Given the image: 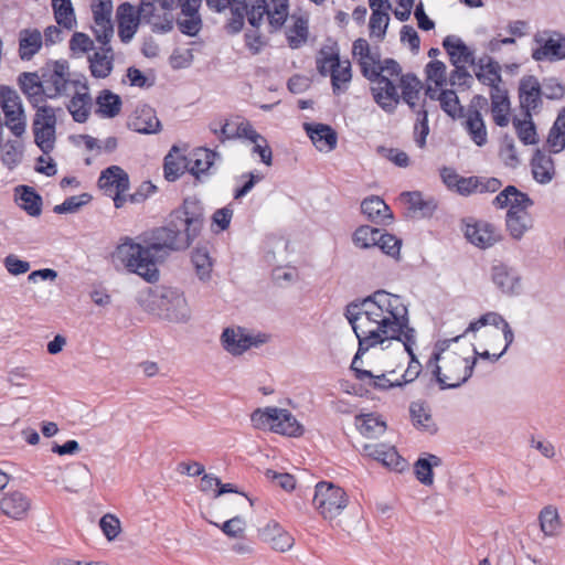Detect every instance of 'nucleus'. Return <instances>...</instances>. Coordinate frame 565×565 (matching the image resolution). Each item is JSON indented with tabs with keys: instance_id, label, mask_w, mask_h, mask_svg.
Returning <instances> with one entry per match:
<instances>
[{
	"instance_id": "obj_1",
	"label": "nucleus",
	"mask_w": 565,
	"mask_h": 565,
	"mask_svg": "<svg viewBox=\"0 0 565 565\" xmlns=\"http://www.w3.org/2000/svg\"><path fill=\"white\" fill-rule=\"evenodd\" d=\"M355 338L359 341L355 362L370 349L385 348L392 341H398L411 358L402 385L419 375L422 365L414 353L416 330L411 327L407 306L399 296L377 290L355 299Z\"/></svg>"
},
{
	"instance_id": "obj_2",
	"label": "nucleus",
	"mask_w": 565,
	"mask_h": 565,
	"mask_svg": "<svg viewBox=\"0 0 565 565\" xmlns=\"http://www.w3.org/2000/svg\"><path fill=\"white\" fill-rule=\"evenodd\" d=\"M192 239L169 216L164 226L154 228L143 243L125 238L115 249L113 257L148 282L159 279L157 263L163 260L169 253L184 250Z\"/></svg>"
},
{
	"instance_id": "obj_3",
	"label": "nucleus",
	"mask_w": 565,
	"mask_h": 565,
	"mask_svg": "<svg viewBox=\"0 0 565 565\" xmlns=\"http://www.w3.org/2000/svg\"><path fill=\"white\" fill-rule=\"evenodd\" d=\"M371 84L373 98L384 111L394 113L401 100L412 110H416L422 82L412 73L403 74L399 64L394 60H386L384 74Z\"/></svg>"
},
{
	"instance_id": "obj_4",
	"label": "nucleus",
	"mask_w": 565,
	"mask_h": 565,
	"mask_svg": "<svg viewBox=\"0 0 565 565\" xmlns=\"http://www.w3.org/2000/svg\"><path fill=\"white\" fill-rule=\"evenodd\" d=\"M462 335H457L448 340L439 341L436 344V350L429 361L433 365V373L435 374L441 388H455L467 382L472 375L476 365L475 358H462L455 352H446V348L457 342Z\"/></svg>"
},
{
	"instance_id": "obj_5",
	"label": "nucleus",
	"mask_w": 565,
	"mask_h": 565,
	"mask_svg": "<svg viewBox=\"0 0 565 565\" xmlns=\"http://www.w3.org/2000/svg\"><path fill=\"white\" fill-rule=\"evenodd\" d=\"M149 308L152 313L170 322L185 323L191 318V310L186 299L179 289L172 287H157L148 295Z\"/></svg>"
},
{
	"instance_id": "obj_6",
	"label": "nucleus",
	"mask_w": 565,
	"mask_h": 565,
	"mask_svg": "<svg viewBox=\"0 0 565 565\" xmlns=\"http://www.w3.org/2000/svg\"><path fill=\"white\" fill-rule=\"evenodd\" d=\"M289 0H254L248 3L247 21L258 28L266 17L268 31L276 33L287 23Z\"/></svg>"
},
{
	"instance_id": "obj_7",
	"label": "nucleus",
	"mask_w": 565,
	"mask_h": 565,
	"mask_svg": "<svg viewBox=\"0 0 565 565\" xmlns=\"http://www.w3.org/2000/svg\"><path fill=\"white\" fill-rule=\"evenodd\" d=\"M317 68L323 76L330 75L334 93H340L347 87L352 77L351 63L340 61L339 50L335 44L323 45L317 56Z\"/></svg>"
},
{
	"instance_id": "obj_8",
	"label": "nucleus",
	"mask_w": 565,
	"mask_h": 565,
	"mask_svg": "<svg viewBox=\"0 0 565 565\" xmlns=\"http://www.w3.org/2000/svg\"><path fill=\"white\" fill-rule=\"evenodd\" d=\"M349 503L344 490L331 482L320 481L316 484L312 504L326 520L337 518Z\"/></svg>"
},
{
	"instance_id": "obj_9",
	"label": "nucleus",
	"mask_w": 565,
	"mask_h": 565,
	"mask_svg": "<svg viewBox=\"0 0 565 565\" xmlns=\"http://www.w3.org/2000/svg\"><path fill=\"white\" fill-rule=\"evenodd\" d=\"M267 341L266 333H254L241 326L226 327L220 335L223 350L232 356H241L252 348H259Z\"/></svg>"
},
{
	"instance_id": "obj_10",
	"label": "nucleus",
	"mask_w": 565,
	"mask_h": 565,
	"mask_svg": "<svg viewBox=\"0 0 565 565\" xmlns=\"http://www.w3.org/2000/svg\"><path fill=\"white\" fill-rule=\"evenodd\" d=\"M486 326H493L497 329H500L503 334L504 339V347L499 353L491 354L489 351L478 352L477 348L473 347V356L477 360V356L481 359H488L491 360V362H497L510 348V345L514 341V333L512 328L510 327L509 322L498 312L489 311L479 317L477 320H473L469 323V326L466 328L462 337L468 333H476L479 331L482 327Z\"/></svg>"
},
{
	"instance_id": "obj_11",
	"label": "nucleus",
	"mask_w": 565,
	"mask_h": 565,
	"mask_svg": "<svg viewBox=\"0 0 565 565\" xmlns=\"http://www.w3.org/2000/svg\"><path fill=\"white\" fill-rule=\"evenodd\" d=\"M535 47L532 58L536 62H559L565 60V34L559 30L544 29L533 36Z\"/></svg>"
},
{
	"instance_id": "obj_12",
	"label": "nucleus",
	"mask_w": 565,
	"mask_h": 565,
	"mask_svg": "<svg viewBox=\"0 0 565 565\" xmlns=\"http://www.w3.org/2000/svg\"><path fill=\"white\" fill-rule=\"evenodd\" d=\"M60 108L49 105L39 107L34 114L32 130L34 142L45 154L50 153L55 146L56 140V113Z\"/></svg>"
},
{
	"instance_id": "obj_13",
	"label": "nucleus",
	"mask_w": 565,
	"mask_h": 565,
	"mask_svg": "<svg viewBox=\"0 0 565 565\" xmlns=\"http://www.w3.org/2000/svg\"><path fill=\"white\" fill-rule=\"evenodd\" d=\"M170 217L194 242L204 225V206L199 199L190 196L184 199L180 207L171 212Z\"/></svg>"
},
{
	"instance_id": "obj_14",
	"label": "nucleus",
	"mask_w": 565,
	"mask_h": 565,
	"mask_svg": "<svg viewBox=\"0 0 565 565\" xmlns=\"http://www.w3.org/2000/svg\"><path fill=\"white\" fill-rule=\"evenodd\" d=\"M85 81L83 75L72 74L65 62H56L53 71L44 79L46 96L50 99L68 96Z\"/></svg>"
},
{
	"instance_id": "obj_15",
	"label": "nucleus",
	"mask_w": 565,
	"mask_h": 565,
	"mask_svg": "<svg viewBox=\"0 0 565 565\" xmlns=\"http://www.w3.org/2000/svg\"><path fill=\"white\" fill-rule=\"evenodd\" d=\"M401 246V239L392 234L384 233L380 228L363 225L355 230V247H376L391 257H397Z\"/></svg>"
},
{
	"instance_id": "obj_16",
	"label": "nucleus",
	"mask_w": 565,
	"mask_h": 565,
	"mask_svg": "<svg viewBox=\"0 0 565 565\" xmlns=\"http://www.w3.org/2000/svg\"><path fill=\"white\" fill-rule=\"evenodd\" d=\"M98 185L105 195L113 199L117 209L126 203L125 192L129 189L128 173L119 166H110L102 171Z\"/></svg>"
},
{
	"instance_id": "obj_17",
	"label": "nucleus",
	"mask_w": 565,
	"mask_h": 565,
	"mask_svg": "<svg viewBox=\"0 0 565 565\" xmlns=\"http://www.w3.org/2000/svg\"><path fill=\"white\" fill-rule=\"evenodd\" d=\"M397 386H402L398 380L392 381L386 374L375 375L371 371L361 370L355 366V396L376 399L377 392H384Z\"/></svg>"
},
{
	"instance_id": "obj_18",
	"label": "nucleus",
	"mask_w": 565,
	"mask_h": 565,
	"mask_svg": "<svg viewBox=\"0 0 565 565\" xmlns=\"http://www.w3.org/2000/svg\"><path fill=\"white\" fill-rule=\"evenodd\" d=\"M210 10L222 13L230 9L231 18L225 24V30L228 34H238L247 19L248 3L246 0H205Z\"/></svg>"
},
{
	"instance_id": "obj_19",
	"label": "nucleus",
	"mask_w": 565,
	"mask_h": 565,
	"mask_svg": "<svg viewBox=\"0 0 565 565\" xmlns=\"http://www.w3.org/2000/svg\"><path fill=\"white\" fill-rule=\"evenodd\" d=\"M355 55H360L359 64L361 72L370 82L384 74L386 60L381 61L376 51H371L366 40H355Z\"/></svg>"
},
{
	"instance_id": "obj_20",
	"label": "nucleus",
	"mask_w": 565,
	"mask_h": 565,
	"mask_svg": "<svg viewBox=\"0 0 565 565\" xmlns=\"http://www.w3.org/2000/svg\"><path fill=\"white\" fill-rule=\"evenodd\" d=\"M498 209H508L507 213L529 212L533 206V200L524 192L518 190L514 185H508L499 192L492 201Z\"/></svg>"
},
{
	"instance_id": "obj_21",
	"label": "nucleus",
	"mask_w": 565,
	"mask_h": 565,
	"mask_svg": "<svg viewBox=\"0 0 565 565\" xmlns=\"http://www.w3.org/2000/svg\"><path fill=\"white\" fill-rule=\"evenodd\" d=\"M493 284L505 295H519L522 290V277L518 269L505 264L494 265L491 269Z\"/></svg>"
},
{
	"instance_id": "obj_22",
	"label": "nucleus",
	"mask_w": 565,
	"mask_h": 565,
	"mask_svg": "<svg viewBox=\"0 0 565 565\" xmlns=\"http://www.w3.org/2000/svg\"><path fill=\"white\" fill-rule=\"evenodd\" d=\"M72 97L66 104V108L71 114L74 121L83 124L89 118L93 99L89 93L87 81L79 84L77 88L71 94Z\"/></svg>"
},
{
	"instance_id": "obj_23",
	"label": "nucleus",
	"mask_w": 565,
	"mask_h": 565,
	"mask_svg": "<svg viewBox=\"0 0 565 565\" xmlns=\"http://www.w3.org/2000/svg\"><path fill=\"white\" fill-rule=\"evenodd\" d=\"M465 236L471 244L480 248H488L500 238L497 228L492 224L483 221L467 223Z\"/></svg>"
},
{
	"instance_id": "obj_24",
	"label": "nucleus",
	"mask_w": 565,
	"mask_h": 565,
	"mask_svg": "<svg viewBox=\"0 0 565 565\" xmlns=\"http://www.w3.org/2000/svg\"><path fill=\"white\" fill-rule=\"evenodd\" d=\"M303 129L312 145L321 152H330L337 147V132L326 124L305 122Z\"/></svg>"
},
{
	"instance_id": "obj_25",
	"label": "nucleus",
	"mask_w": 565,
	"mask_h": 565,
	"mask_svg": "<svg viewBox=\"0 0 565 565\" xmlns=\"http://www.w3.org/2000/svg\"><path fill=\"white\" fill-rule=\"evenodd\" d=\"M19 85L29 103L38 109L45 104L47 98L45 83L41 82L38 73H22L19 76Z\"/></svg>"
},
{
	"instance_id": "obj_26",
	"label": "nucleus",
	"mask_w": 565,
	"mask_h": 565,
	"mask_svg": "<svg viewBox=\"0 0 565 565\" xmlns=\"http://www.w3.org/2000/svg\"><path fill=\"white\" fill-rule=\"evenodd\" d=\"M542 94L540 82L535 76H525L520 81V105L527 117L531 116L532 110H535L540 106Z\"/></svg>"
},
{
	"instance_id": "obj_27",
	"label": "nucleus",
	"mask_w": 565,
	"mask_h": 565,
	"mask_svg": "<svg viewBox=\"0 0 565 565\" xmlns=\"http://www.w3.org/2000/svg\"><path fill=\"white\" fill-rule=\"evenodd\" d=\"M128 126L134 131L146 135L157 134L161 128L156 110L148 105L136 108Z\"/></svg>"
},
{
	"instance_id": "obj_28",
	"label": "nucleus",
	"mask_w": 565,
	"mask_h": 565,
	"mask_svg": "<svg viewBox=\"0 0 565 565\" xmlns=\"http://www.w3.org/2000/svg\"><path fill=\"white\" fill-rule=\"evenodd\" d=\"M289 24L281 28H285V35L290 49L296 50L300 49L308 40L309 35V21L306 17L301 14H289L288 19Z\"/></svg>"
},
{
	"instance_id": "obj_29",
	"label": "nucleus",
	"mask_w": 565,
	"mask_h": 565,
	"mask_svg": "<svg viewBox=\"0 0 565 565\" xmlns=\"http://www.w3.org/2000/svg\"><path fill=\"white\" fill-rule=\"evenodd\" d=\"M31 508L30 498L21 491H11L0 499V510L8 518L22 520Z\"/></svg>"
},
{
	"instance_id": "obj_30",
	"label": "nucleus",
	"mask_w": 565,
	"mask_h": 565,
	"mask_svg": "<svg viewBox=\"0 0 565 565\" xmlns=\"http://www.w3.org/2000/svg\"><path fill=\"white\" fill-rule=\"evenodd\" d=\"M425 94L431 100H438L440 108L451 118H458L462 115V107L455 90L445 88L438 89V87L428 85Z\"/></svg>"
},
{
	"instance_id": "obj_31",
	"label": "nucleus",
	"mask_w": 565,
	"mask_h": 565,
	"mask_svg": "<svg viewBox=\"0 0 565 565\" xmlns=\"http://www.w3.org/2000/svg\"><path fill=\"white\" fill-rule=\"evenodd\" d=\"M259 535L264 542L278 552L289 551L294 546V537L276 522L266 524L259 530Z\"/></svg>"
},
{
	"instance_id": "obj_32",
	"label": "nucleus",
	"mask_w": 565,
	"mask_h": 565,
	"mask_svg": "<svg viewBox=\"0 0 565 565\" xmlns=\"http://www.w3.org/2000/svg\"><path fill=\"white\" fill-rule=\"evenodd\" d=\"M117 15L118 35L124 43H128L137 32L140 17H138L135 7L128 2L118 7Z\"/></svg>"
},
{
	"instance_id": "obj_33",
	"label": "nucleus",
	"mask_w": 565,
	"mask_h": 565,
	"mask_svg": "<svg viewBox=\"0 0 565 565\" xmlns=\"http://www.w3.org/2000/svg\"><path fill=\"white\" fill-rule=\"evenodd\" d=\"M355 428L366 438H379L385 433L387 426L384 418L376 413L358 414L355 412Z\"/></svg>"
},
{
	"instance_id": "obj_34",
	"label": "nucleus",
	"mask_w": 565,
	"mask_h": 565,
	"mask_svg": "<svg viewBox=\"0 0 565 565\" xmlns=\"http://www.w3.org/2000/svg\"><path fill=\"white\" fill-rule=\"evenodd\" d=\"M89 71L95 78H106L114 68V52L111 46H100L88 56Z\"/></svg>"
},
{
	"instance_id": "obj_35",
	"label": "nucleus",
	"mask_w": 565,
	"mask_h": 565,
	"mask_svg": "<svg viewBox=\"0 0 565 565\" xmlns=\"http://www.w3.org/2000/svg\"><path fill=\"white\" fill-rule=\"evenodd\" d=\"M361 213L376 224H388L393 218L387 204L380 196H370L362 201Z\"/></svg>"
},
{
	"instance_id": "obj_36",
	"label": "nucleus",
	"mask_w": 565,
	"mask_h": 565,
	"mask_svg": "<svg viewBox=\"0 0 565 565\" xmlns=\"http://www.w3.org/2000/svg\"><path fill=\"white\" fill-rule=\"evenodd\" d=\"M217 153L207 148H198L190 153L188 159V171L200 179L212 168Z\"/></svg>"
},
{
	"instance_id": "obj_37",
	"label": "nucleus",
	"mask_w": 565,
	"mask_h": 565,
	"mask_svg": "<svg viewBox=\"0 0 565 565\" xmlns=\"http://www.w3.org/2000/svg\"><path fill=\"white\" fill-rule=\"evenodd\" d=\"M532 174L540 184H548L555 177L553 159L541 150H536L531 161Z\"/></svg>"
},
{
	"instance_id": "obj_38",
	"label": "nucleus",
	"mask_w": 565,
	"mask_h": 565,
	"mask_svg": "<svg viewBox=\"0 0 565 565\" xmlns=\"http://www.w3.org/2000/svg\"><path fill=\"white\" fill-rule=\"evenodd\" d=\"M43 36L38 29H23L19 32V56L30 61L42 47Z\"/></svg>"
},
{
	"instance_id": "obj_39",
	"label": "nucleus",
	"mask_w": 565,
	"mask_h": 565,
	"mask_svg": "<svg viewBox=\"0 0 565 565\" xmlns=\"http://www.w3.org/2000/svg\"><path fill=\"white\" fill-rule=\"evenodd\" d=\"M443 46L450 57L452 65L468 64L473 62V52L457 35H447Z\"/></svg>"
},
{
	"instance_id": "obj_40",
	"label": "nucleus",
	"mask_w": 565,
	"mask_h": 565,
	"mask_svg": "<svg viewBox=\"0 0 565 565\" xmlns=\"http://www.w3.org/2000/svg\"><path fill=\"white\" fill-rule=\"evenodd\" d=\"M533 225L534 220L530 212L505 214V228L514 241H521L533 228Z\"/></svg>"
},
{
	"instance_id": "obj_41",
	"label": "nucleus",
	"mask_w": 565,
	"mask_h": 565,
	"mask_svg": "<svg viewBox=\"0 0 565 565\" xmlns=\"http://www.w3.org/2000/svg\"><path fill=\"white\" fill-rule=\"evenodd\" d=\"M463 127L470 139L478 147L488 142V132L481 114L476 109H469L466 114Z\"/></svg>"
},
{
	"instance_id": "obj_42",
	"label": "nucleus",
	"mask_w": 565,
	"mask_h": 565,
	"mask_svg": "<svg viewBox=\"0 0 565 565\" xmlns=\"http://www.w3.org/2000/svg\"><path fill=\"white\" fill-rule=\"evenodd\" d=\"M491 113L493 121L505 127L510 121V102L507 90L503 88H494L491 90Z\"/></svg>"
},
{
	"instance_id": "obj_43",
	"label": "nucleus",
	"mask_w": 565,
	"mask_h": 565,
	"mask_svg": "<svg viewBox=\"0 0 565 565\" xmlns=\"http://www.w3.org/2000/svg\"><path fill=\"white\" fill-rule=\"evenodd\" d=\"M501 67L499 63L494 62L490 57H482L479 60L476 67V77L479 82L484 85L491 87V90L494 88H501L499 84L501 83Z\"/></svg>"
},
{
	"instance_id": "obj_44",
	"label": "nucleus",
	"mask_w": 565,
	"mask_h": 565,
	"mask_svg": "<svg viewBox=\"0 0 565 565\" xmlns=\"http://www.w3.org/2000/svg\"><path fill=\"white\" fill-rule=\"evenodd\" d=\"M539 523L545 537H557L562 533L563 522L554 505H546L540 511Z\"/></svg>"
},
{
	"instance_id": "obj_45",
	"label": "nucleus",
	"mask_w": 565,
	"mask_h": 565,
	"mask_svg": "<svg viewBox=\"0 0 565 565\" xmlns=\"http://www.w3.org/2000/svg\"><path fill=\"white\" fill-rule=\"evenodd\" d=\"M163 171L168 181H175L188 171V159L177 146L164 157Z\"/></svg>"
},
{
	"instance_id": "obj_46",
	"label": "nucleus",
	"mask_w": 565,
	"mask_h": 565,
	"mask_svg": "<svg viewBox=\"0 0 565 565\" xmlns=\"http://www.w3.org/2000/svg\"><path fill=\"white\" fill-rule=\"evenodd\" d=\"M281 414H277L271 431L289 437H298L303 433L302 425L296 419V417L285 408H280Z\"/></svg>"
},
{
	"instance_id": "obj_47",
	"label": "nucleus",
	"mask_w": 565,
	"mask_h": 565,
	"mask_svg": "<svg viewBox=\"0 0 565 565\" xmlns=\"http://www.w3.org/2000/svg\"><path fill=\"white\" fill-rule=\"evenodd\" d=\"M96 113L103 118H114L121 109L120 97L108 90L104 89L96 97Z\"/></svg>"
},
{
	"instance_id": "obj_48",
	"label": "nucleus",
	"mask_w": 565,
	"mask_h": 565,
	"mask_svg": "<svg viewBox=\"0 0 565 565\" xmlns=\"http://www.w3.org/2000/svg\"><path fill=\"white\" fill-rule=\"evenodd\" d=\"M440 465V458L431 454L418 458L414 465L417 480L425 486H431L434 483L433 468Z\"/></svg>"
},
{
	"instance_id": "obj_49",
	"label": "nucleus",
	"mask_w": 565,
	"mask_h": 565,
	"mask_svg": "<svg viewBox=\"0 0 565 565\" xmlns=\"http://www.w3.org/2000/svg\"><path fill=\"white\" fill-rule=\"evenodd\" d=\"M17 191L19 206L30 216H39L42 212V198L31 186L22 185Z\"/></svg>"
},
{
	"instance_id": "obj_50",
	"label": "nucleus",
	"mask_w": 565,
	"mask_h": 565,
	"mask_svg": "<svg viewBox=\"0 0 565 565\" xmlns=\"http://www.w3.org/2000/svg\"><path fill=\"white\" fill-rule=\"evenodd\" d=\"M411 418L413 425L425 433L434 434L437 431L436 424L434 423L430 413L424 404L414 402L409 406Z\"/></svg>"
},
{
	"instance_id": "obj_51",
	"label": "nucleus",
	"mask_w": 565,
	"mask_h": 565,
	"mask_svg": "<svg viewBox=\"0 0 565 565\" xmlns=\"http://www.w3.org/2000/svg\"><path fill=\"white\" fill-rule=\"evenodd\" d=\"M56 23L71 31L76 26V18L71 0H52Z\"/></svg>"
},
{
	"instance_id": "obj_52",
	"label": "nucleus",
	"mask_w": 565,
	"mask_h": 565,
	"mask_svg": "<svg viewBox=\"0 0 565 565\" xmlns=\"http://www.w3.org/2000/svg\"><path fill=\"white\" fill-rule=\"evenodd\" d=\"M547 146L553 153L565 149V108L559 111L548 132Z\"/></svg>"
},
{
	"instance_id": "obj_53",
	"label": "nucleus",
	"mask_w": 565,
	"mask_h": 565,
	"mask_svg": "<svg viewBox=\"0 0 565 565\" xmlns=\"http://www.w3.org/2000/svg\"><path fill=\"white\" fill-rule=\"evenodd\" d=\"M277 414H281L278 407L257 408L250 415L252 425L256 429L271 430V426H274L275 419H277Z\"/></svg>"
},
{
	"instance_id": "obj_54",
	"label": "nucleus",
	"mask_w": 565,
	"mask_h": 565,
	"mask_svg": "<svg viewBox=\"0 0 565 565\" xmlns=\"http://www.w3.org/2000/svg\"><path fill=\"white\" fill-rule=\"evenodd\" d=\"M425 72L427 86L431 85L441 89L447 84L446 65L444 62L438 60L429 62L425 67Z\"/></svg>"
},
{
	"instance_id": "obj_55",
	"label": "nucleus",
	"mask_w": 565,
	"mask_h": 565,
	"mask_svg": "<svg viewBox=\"0 0 565 565\" xmlns=\"http://www.w3.org/2000/svg\"><path fill=\"white\" fill-rule=\"evenodd\" d=\"M514 128L516 130L519 139L524 145H536L539 141L537 132L534 122L532 121V115L524 119H514Z\"/></svg>"
},
{
	"instance_id": "obj_56",
	"label": "nucleus",
	"mask_w": 565,
	"mask_h": 565,
	"mask_svg": "<svg viewBox=\"0 0 565 565\" xmlns=\"http://www.w3.org/2000/svg\"><path fill=\"white\" fill-rule=\"evenodd\" d=\"M4 126L12 132L17 138H21L26 130V116L23 106L18 110H9L4 115Z\"/></svg>"
},
{
	"instance_id": "obj_57",
	"label": "nucleus",
	"mask_w": 565,
	"mask_h": 565,
	"mask_svg": "<svg viewBox=\"0 0 565 565\" xmlns=\"http://www.w3.org/2000/svg\"><path fill=\"white\" fill-rule=\"evenodd\" d=\"M192 263L200 279L205 280L210 278L212 259L206 248L199 247L194 249L192 253Z\"/></svg>"
},
{
	"instance_id": "obj_58",
	"label": "nucleus",
	"mask_w": 565,
	"mask_h": 565,
	"mask_svg": "<svg viewBox=\"0 0 565 565\" xmlns=\"http://www.w3.org/2000/svg\"><path fill=\"white\" fill-rule=\"evenodd\" d=\"M413 111L417 114V119L414 125V139L416 145L419 148H423L426 145V138L429 134L427 111L424 109L423 106H419L418 103L416 110Z\"/></svg>"
},
{
	"instance_id": "obj_59",
	"label": "nucleus",
	"mask_w": 565,
	"mask_h": 565,
	"mask_svg": "<svg viewBox=\"0 0 565 565\" xmlns=\"http://www.w3.org/2000/svg\"><path fill=\"white\" fill-rule=\"evenodd\" d=\"M92 200L88 193H82L65 199L61 204L54 206L53 211L56 214L76 213L81 207L86 205Z\"/></svg>"
},
{
	"instance_id": "obj_60",
	"label": "nucleus",
	"mask_w": 565,
	"mask_h": 565,
	"mask_svg": "<svg viewBox=\"0 0 565 565\" xmlns=\"http://www.w3.org/2000/svg\"><path fill=\"white\" fill-rule=\"evenodd\" d=\"M390 23V15L387 12L372 13L369 21L370 36L382 40Z\"/></svg>"
},
{
	"instance_id": "obj_61",
	"label": "nucleus",
	"mask_w": 565,
	"mask_h": 565,
	"mask_svg": "<svg viewBox=\"0 0 565 565\" xmlns=\"http://www.w3.org/2000/svg\"><path fill=\"white\" fill-rule=\"evenodd\" d=\"M22 106V99L15 89L8 86L0 87V107L3 115L8 114L9 110H18Z\"/></svg>"
},
{
	"instance_id": "obj_62",
	"label": "nucleus",
	"mask_w": 565,
	"mask_h": 565,
	"mask_svg": "<svg viewBox=\"0 0 565 565\" xmlns=\"http://www.w3.org/2000/svg\"><path fill=\"white\" fill-rule=\"evenodd\" d=\"M379 451L383 457H381V463L387 468H391L396 471H402L406 467V461L398 455L397 450L393 446H383Z\"/></svg>"
},
{
	"instance_id": "obj_63",
	"label": "nucleus",
	"mask_w": 565,
	"mask_h": 565,
	"mask_svg": "<svg viewBox=\"0 0 565 565\" xmlns=\"http://www.w3.org/2000/svg\"><path fill=\"white\" fill-rule=\"evenodd\" d=\"M177 25L181 33L195 36L202 29V19L200 14L182 15L177 19Z\"/></svg>"
},
{
	"instance_id": "obj_64",
	"label": "nucleus",
	"mask_w": 565,
	"mask_h": 565,
	"mask_svg": "<svg viewBox=\"0 0 565 565\" xmlns=\"http://www.w3.org/2000/svg\"><path fill=\"white\" fill-rule=\"evenodd\" d=\"M94 49L93 40L85 33L75 32L70 40V50L74 55L88 53Z\"/></svg>"
}]
</instances>
